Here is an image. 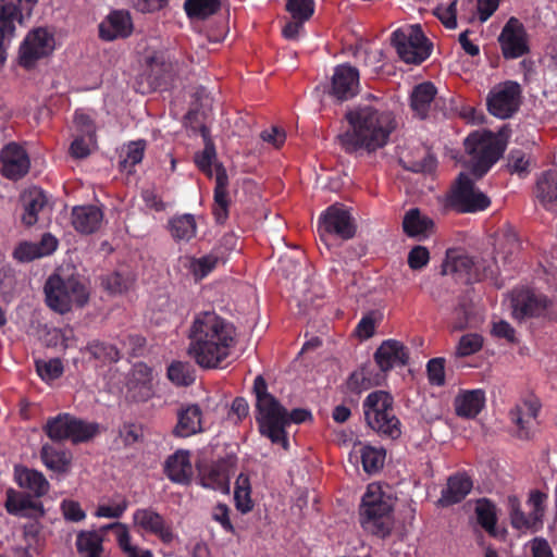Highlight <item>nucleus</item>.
Here are the masks:
<instances>
[{
  "label": "nucleus",
  "mask_w": 557,
  "mask_h": 557,
  "mask_svg": "<svg viewBox=\"0 0 557 557\" xmlns=\"http://www.w3.org/2000/svg\"><path fill=\"white\" fill-rule=\"evenodd\" d=\"M345 117L349 128L339 135V141L347 152L383 148L396 127L393 113L372 96L347 110Z\"/></svg>",
  "instance_id": "1"
},
{
  "label": "nucleus",
  "mask_w": 557,
  "mask_h": 557,
  "mask_svg": "<svg viewBox=\"0 0 557 557\" xmlns=\"http://www.w3.org/2000/svg\"><path fill=\"white\" fill-rule=\"evenodd\" d=\"M235 329L215 311L196 313L189 329L188 355L201 368H216L231 352Z\"/></svg>",
  "instance_id": "2"
},
{
  "label": "nucleus",
  "mask_w": 557,
  "mask_h": 557,
  "mask_svg": "<svg viewBox=\"0 0 557 557\" xmlns=\"http://www.w3.org/2000/svg\"><path fill=\"white\" fill-rule=\"evenodd\" d=\"M256 394V420L260 433L273 444L288 447L285 428L288 425L287 410L278 400L267 391V383L262 376H257L253 383Z\"/></svg>",
  "instance_id": "3"
},
{
  "label": "nucleus",
  "mask_w": 557,
  "mask_h": 557,
  "mask_svg": "<svg viewBox=\"0 0 557 557\" xmlns=\"http://www.w3.org/2000/svg\"><path fill=\"white\" fill-rule=\"evenodd\" d=\"M46 302L50 309L59 313L69 312L74 306L83 307L89 297L84 280L78 275H65L59 271L45 284Z\"/></svg>",
  "instance_id": "4"
},
{
  "label": "nucleus",
  "mask_w": 557,
  "mask_h": 557,
  "mask_svg": "<svg viewBox=\"0 0 557 557\" xmlns=\"http://www.w3.org/2000/svg\"><path fill=\"white\" fill-rule=\"evenodd\" d=\"M497 272V262L488 253L471 257L459 250H448L442 265L444 275H451L456 281L467 284L494 278Z\"/></svg>",
  "instance_id": "5"
},
{
  "label": "nucleus",
  "mask_w": 557,
  "mask_h": 557,
  "mask_svg": "<svg viewBox=\"0 0 557 557\" xmlns=\"http://www.w3.org/2000/svg\"><path fill=\"white\" fill-rule=\"evenodd\" d=\"M392 497L383 491L379 483L367 487L360 507L361 523L373 534L385 536L391 530Z\"/></svg>",
  "instance_id": "6"
},
{
  "label": "nucleus",
  "mask_w": 557,
  "mask_h": 557,
  "mask_svg": "<svg viewBox=\"0 0 557 557\" xmlns=\"http://www.w3.org/2000/svg\"><path fill=\"white\" fill-rule=\"evenodd\" d=\"M391 394L384 391L370 393L363 401L367 424L375 432L397 438L401 434L400 421L396 417Z\"/></svg>",
  "instance_id": "7"
},
{
  "label": "nucleus",
  "mask_w": 557,
  "mask_h": 557,
  "mask_svg": "<svg viewBox=\"0 0 557 557\" xmlns=\"http://www.w3.org/2000/svg\"><path fill=\"white\" fill-rule=\"evenodd\" d=\"M468 164L476 177L483 176L503 154L505 147L492 132L478 131L465 139Z\"/></svg>",
  "instance_id": "8"
},
{
  "label": "nucleus",
  "mask_w": 557,
  "mask_h": 557,
  "mask_svg": "<svg viewBox=\"0 0 557 557\" xmlns=\"http://www.w3.org/2000/svg\"><path fill=\"white\" fill-rule=\"evenodd\" d=\"M39 0H0V65L5 60V42H11L17 26H26Z\"/></svg>",
  "instance_id": "9"
},
{
  "label": "nucleus",
  "mask_w": 557,
  "mask_h": 557,
  "mask_svg": "<svg viewBox=\"0 0 557 557\" xmlns=\"http://www.w3.org/2000/svg\"><path fill=\"white\" fill-rule=\"evenodd\" d=\"M392 41L399 58L408 64H420L432 53L433 45L419 24L405 25L393 33Z\"/></svg>",
  "instance_id": "10"
},
{
  "label": "nucleus",
  "mask_w": 557,
  "mask_h": 557,
  "mask_svg": "<svg viewBox=\"0 0 557 557\" xmlns=\"http://www.w3.org/2000/svg\"><path fill=\"white\" fill-rule=\"evenodd\" d=\"M215 160V149L211 143H207L205 149L195 157L198 168L208 176L215 175L214 207L213 214L219 223H223L227 218L228 196H227V174L221 164H213Z\"/></svg>",
  "instance_id": "11"
},
{
  "label": "nucleus",
  "mask_w": 557,
  "mask_h": 557,
  "mask_svg": "<svg viewBox=\"0 0 557 557\" xmlns=\"http://www.w3.org/2000/svg\"><path fill=\"white\" fill-rule=\"evenodd\" d=\"M547 495L533 491L530 493L527 505L529 512L525 515L517 497H508L510 523L513 529L521 533H535L543 528V518L546 511Z\"/></svg>",
  "instance_id": "12"
},
{
  "label": "nucleus",
  "mask_w": 557,
  "mask_h": 557,
  "mask_svg": "<svg viewBox=\"0 0 557 557\" xmlns=\"http://www.w3.org/2000/svg\"><path fill=\"white\" fill-rule=\"evenodd\" d=\"M44 429L49 438L54 442L70 440L73 443H79L94 437L98 425L87 423L70 413H60L49 418Z\"/></svg>",
  "instance_id": "13"
},
{
  "label": "nucleus",
  "mask_w": 557,
  "mask_h": 557,
  "mask_svg": "<svg viewBox=\"0 0 557 557\" xmlns=\"http://www.w3.org/2000/svg\"><path fill=\"white\" fill-rule=\"evenodd\" d=\"M449 205L462 213L483 211L491 205L490 198L475 187L474 182L461 173L449 196Z\"/></svg>",
  "instance_id": "14"
},
{
  "label": "nucleus",
  "mask_w": 557,
  "mask_h": 557,
  "mask_svg": "<svg viewBox=\"0 0 557 557\" xmlns=\"http://www.w3.org/2000/svg\"><path fill=\"white\" fill-rule=\"evenodd\" d=\"M55 48V39L51 30L38 27L27 34L20 46V64L32 67L37 60L52 53Z\"/></svg>",
  "instance_id": "15"
},
{
  "label": "nucleus",
  "mask_w": 557,
  "mask_h": 557,
  "mask_svg": "<svg viewBox=\"0 0 557 557\" xmlns=\"http://www.w3.org/2000/svg\"><path fill=\"white\" fill-rule=\"evenodd\" d=\"M521 88L512 81L494 86L487 96V109L498 119L510 117L519 108Z\"/></svg>",
  "instance_id": "16"
},
{
  "label": "nucleus",
  "mask_w": 557,
  "mask_h": 557,
  "mask_svg": "<svg viewBox=\"0 0 557 557\" xmlns=\"http://www.w3.org/2000/svg\"><path fill=\"white\" fill-rule=\"evenodd\" d=\"M318 230L322 238L335 235L342 239L351 238L356 231L349 211L341 205H333L321 213Z\"/></svg>",
  "instance_id": "17"
},
{
  "label": "nucleus",
  "mask_w": 557,
  "mask_h": 557,
  "mask_svg": "<svg viewBox=\"0 0 557 557\" xmlns=\"http://www.w3.org/2000/svg\"><path fill=\"white\" fill-rule=\"evenodd\" d=\"M144 60L150 75L159 85L172 82L175 76L183 74L180 63L173 61L171 53L165 49L150 47L147 49Z\"/></svg>",
  "instance_id": "18"
},
{
  "label": "nucleus",
  "mask_w": 557,
  "mask_h": 557,
  "mask_svg": "<svg viewBox=\"0 0 557 557\" xmlns=\"http://www.w3.org/2000/svg\"><path fill=\"white\" fill-rule=\"evenodd\" d=\"M134 527L156 535L162 543H172L176 535L172 525L151 507L138 508L133 513Z\"/></svg>",
  "instance_id": "19"
},
{
  "label": "nucleus",
  "mask_w": 557,
  "mask_h": 557,
  "mask_svg": "<svg viewBox=\"0 0 557 557\" xmlns=\"http://www.w3.org/2000/svg\"><path fill=\"white\" fill-rule=\"evenodd\" d=\"M503 54L506 59H517L529 51L527 33L522 23L510 17L498 37Z\"/></svg>",
  "instance_id": "20"
},
{
  "label": "nucleus",
  "mask_w": 557,
  "mask_h": 557,
  "mask_svg": "<svg viewBox=\"0 0 557 557\" xmlns=\"http://www.w3.org/2000/svg\"><path fill=\"white\" fill-rule=\"evenodd\" d=\"M152 370L145 363H135L126 380V398L145 403L154 395Z\"/></svg>",
  "instance_id": "21"
},
{
  "label": "nucleus",
  "mask_w": 557,
  "mask_h": 557,
  "mask_svg": "<svg viewBox=\"0 0 557 557\" xmlns=\"http://www.w3.org/2000/svg\"><path fill=\"white\" fill-rule=\"evenodd\" d=\"M1 173L10 180L25 176L30 166V160L23 147L15 143L5 145L0 152Z\"/></svg>",
  "instance_id": "22"
},
{
  "label": "nucleus",
  "mask_w": 557,
  "mask_h": 557,
  "mask_svg": "<svg viewBox=\"0 0 557 557\" xmlns=\"http://www.w3.org/2000/svg\"><path fill=\"white\" fill-rule=\"evenodd\" d=\"M359 91V71L349 65L341 64L334 69L330 94L339 101L355 97Z\"/></svg>",
  "instance_id": "23"
},
{
  "label": "nucleus",
  "mask_w": 557,
  "mask_h": 557,
  "mask_svg": "<svg viewBox=\"0 0 557 557\" xmlns=\"http://www.w3.org/2000/svg\"><path fill=\"white\" fill-rule=\"evenodd\" d=\"M540 405L536 399H525L510 410V420L519 438H529L536 426Z\"/></svg>",
  "instance_id": "24"
},
{
  "label": "nucleus",
  "mask_w": 557,
  "mask_h": 557,
  "mask_svg": "<svg viewBox=\"0 0 557 557\" xmlns=\"http://www.w3.org/2000/svg\"><path fill=\"white\" fill-rule=\"evenodd\" d=\"M408 359L409 352L407 347L396 339L384 341L374 354V360L383 372L405 366Z\"/></svg>",
  "instance_id": "25"
},
{
  "label": "nucleus",
  "mask_w": 557,
  "mask_h": 557,
  "mask_svg": "<svg viewBox=\"0 0 557 557\" xmlns=\"http://www.w3.org/2000/svg\"><path fill=\"white\" fill-rule=\"evenodd\" d=\"M548 306L546 296L529 290L518 293L512 299L513 315L519 320L543 315Z\"/></svg>",
  "instance_id": "26"
},
{
  "label": "nucleus",
  "mask_w": 557,
  "mask_h": 557,
  "mask_svg": "<svg viewBox=\"0 0 557 557\" xmlns=\"http://www.w3.org/2000/svg\"><path fill=\"white\" fill-rule=\"evenodd\" d=\"M133 32V22L128 12H111L100 24L99 35L103 40L112 41L128 37Z\"/></svg>",
  "instance_id": "27"
},
{
  "label": "nucleus",
  "mask_w": 557,
  "mask_h": 557,
  "mask_svg": "<svg viewBox=\"0 0 557 557\" xmlns=\"http://www.w3.org/2000/svg\"><path fill=\"white\" fill-rule=\"evenodd\" d=\"M58 244L55 236L45 233L38 243H20L13 251V257L20 262H30L53 253L58 248Z\"/></svg>",
  "instance_id": "28"
},
{
  "label": "nucleus",
  "mask_w": 557,
  "mask_h": 557,
  "mask_svg": "<svg viewBox=\"0 0 557 557\" xmlns=\"http://www.w3.org/2000/svg\"><path fill=\"white\" fill-rule=\"evenodd\" d=\"M23 214L22 222L26 226L36 224L40 216L49 211L47 195L38 187H32L22 195Z\"/></svg>",
  "instance_id": "29"
},
{
  "label": "nucleus",
  "mask_w": 557,
  "mask_h": 557,
  "mask_svg": "<svg viewBox=\"0 0 557 557\" xmlns=\"http://www.w3.org/2000/svg\"><path fill=\"white\" fill-rule=\"evenodd\" d=\"M486 396L481 388L460 391L454 399L455 412L465 419L475 418L485 407Z\"/></svg>",
  "instance_id": "30"
},
{
  "label": "nucleus",
  "mask_w": 557,
  "mask_h": 557,
  "mask_svg": "<svg viewBox=\"0 0 557 557\" xmlns=\"http://www.w3.org/2000/svg\"><path fill=\"white\" fill-rule=\"evenodd\" d=\"M202 430V412L198 405H187L178 409L177 423L173 430L175 436L188 437Z\"/></svg>",
  "instance_id": "31"
},
{
  "label": "nucleus",
  "mask_w": 557,
  "mask_h": 557,
  "mask_svg": "<svg viewBox=\"0 0 557 557\" xmlns=\"http://www.w3.org/2000/svg\"><path fill=\"white\" fill-rule=\"evenodd\" d=\"M403 228L407 236L423 240L433 233L434 222L414 208L406 212L403 219Z\"/></svg>",
  "instance_id": "32"
},
{
  "label": "nucleus",
  "mask_w": 557,
  "mask_h": 557,
  "mask_svg": "<svg viewBox=\"0 0 557 557\" xmlns=\"http://www.w3.org/2000/svg\"><path fill=\"white\" fill-rule=\"evenodd\" d=\"M102 211L96 206L75 207L72 211V224L83 234L96 232L102 222Z\"/></svg>",
  "instance_id": "33"
},
{
  "label": "nucleus",
  "mask_w": 557,
  "mask_h": 557,
  "mask_svg": "<svg viewBox=\"0 0 557 557\" xmlns=\"http://www.w3.org/2000/svg\"><path fill=\"white\" fill-rule=\"evenodd\" d=\"M359 459L367 473H375L384 465L385 450L382 447L359 444L356 445L349 454V460L351 462H358Z\"/></svg>",
  "instance_id": "34"
},
{
  "label": "nucleus",
  "mask_w": 557,
  "mask_h": 557,
  "mask_svg": "<svg viewBox=\"0 0 557 557\" xmlns=\"http://www.w3.org/2000/svg\"><path fill=\"white\" fill-rule=\"evenodd\" d=\"M14 476L20 487L28 490L36 497L44 496L49 491V482L37 470L15 467Z\"/></svg>",
  "instance_id": "35"
},
{
  "label": "nucleus",
  "mask_w": 557,
  "mask_h": 557,
  "mask_svg": "<svg viewBox=\"0 0 557 557\" xmlns=\"http://www.w3.org/2000/svg\"><path fill=\"white\" fill-rule=\"evenodd\" d=\"M169 479L176 483H187L193 474V466L187 450H177L165 462Z\"/></svg>",
  "instance_id": "36"
},
{
  "label": "nucleus",
  "mask_w": 557,
  "mask_h": 557,
  "mask_svg": "<svg viewBox=\"0 0 557 557\" xmlns=\"http://www.w3.org/2000/svg\"><path fill=\"white\" fill-rule=\"evenodd\" d=\"M108 530L113 531L116 543L126 557H152L149 549L140 548L132 543V535L125 523L113 522L102 527V531Z\"/></svg>",
  "instance_id": "37"
},
{
  "label": "nucleus",
  "mask_w": 557,
  "mask_h": 557,
  "mask_svg": "<svg viewBox=\"0 0 557 557\" xmlns=\"http://www.w3.org/2000/svg\"><path fill=\"white\" fill-rule=\"evenodd\" d=\"M436 95V88L432 83L424 82L413 87L410 95V106L414 114L425 119Z\"/></svg>",
  "instance_id": "38"
},
{
  "label": "nucleus",
  "mask_w": 557,
  "mask_h": 557,
  "mask_svg": "<svg viewBox=\"0 0 557 557\" xmlns=\"http://www.w3.org/2000/svg\"><path fill=\"white\" fill-rule=\"evenodd\" d=\"M471 488L472 482L468 476L463 474L450 476L438 502L442 506L457 504L470 493Z\"/></svg>",
  "instance_id": "39"
},
{
  "label": "nucleus",
  "mask_w": 557,
  "mask_h": 557,
  "mask_svg": "<svg viewBox=\"0 0 557 557\" xmlns=\"http://www.w3.org/2000/svg\"><path fill=\"white\" fill-rule=\"evenodd\" d=\"M44 465L53 472L63 473L67 471L72 455L65 449L53 444H45L40 450Z\"/></svg>",
  "instance_id": "40"
},
{
  "label": "nucleus",
  "mask_w": 557,
  "mask_h": 557,
  "mask_svg": "<svg viewBox=\"0 0 557 557\" xmlns=\"http://www.w3.org/2000/svg\"><path fill=\"white\" fill-rule=\"evenodd\" d=\"M200 484L205 488L228 493L230 479L225 463H215L201 473Z\"/></svg>",
  "instance_id": "41"
},
{
  "label": "nucleus",
  "mask_w": 557,
  "mask_h": 557,
  "mask_svg": "<svg viewBox=\"0 0 557 557\" xmlns=\"http://www.w3.org/2000/svg\"><path fill=\"white\" fill-rule=\"evenodd\" d=\"M76 548L82 557H107L102 535L96 531H82L78 533Z\"/></svg>",
  "instance_id": "42"
},
{
  "label": "nucleus",
  "mask_w": 557,
  "mask_h": 557,
  "mask_svg": "<svg viewBox=\"0 0 557 557\" xmlns=\"http://www.w3.org/2000/svg\"><path fill=\"white\" fill-rule=\"evenodd\" d=\"M535 197L544 207L557 201V171L548 170L539 176Z\"/></svg>",
  "instance_id": "43"
},
{
  "label": "nucleus",
  "mask_w": 557,
  "mask_h": 557,
  "mask_svg": "<svg viewBox=\"0 0 557 557\" xmlns=\"http://www.w3.org/2000/svg\"><path fill=\"white\" fill-rule=\"evenodd\" d=\"M129 506V502L122 494L102 498L94 512L97 518L119 519Z\"/></svg>",
  "instance_id": "44"
},
{
  "label": "nucleus",
  "mask_w": 557,
  "mask_h": 557,
  "mask_svg": "<svg viewBox=\"0 0 557 557\" xmlns=\"http://www.w3.org/2000/svg\"><path fill=\"white\" fill-rule=\"evenodd\" d=\"M169 231L174 240L189 242L197 233L195 216L189 213L173 216L169 221Z\"/></svg>",
  "instance_id": "45"
},
{
  "label": "nucleus",
  "mask_w": 557,
  "mask_h": 557,
  "mask_svg": "<svg viewBox=\"0 0 557 557\" xmlns=\"http://www.w3.org/2000/svg\"><path fill=\"white\" fill-rule=\"evenodd\" d=\"M323 294L322 287L319 283L309 280L304 281L296 288L294 299L299 307V310L306 313L310 306L320 298Z\"/></svg>",
  "instance_id": "46"
},
{
  "label": "nucleus",
  "mask_w": 557,
  "mask_h": 557,
  "mask_svg": "<svg viewBox=\"0 0 557 557\" xmlns=\"http://www.w3.org/2000/svg\"><path fill=\"white\" fill-rule=\"evenodd\" d=\"M221 262H224V253L212 250L202 257L191 258L188 263V269L197 280H201Z\"/></svg>",
  "instance_id": "47"
},
{
  "label": "nucleus",
  "mask_w": 557,
  "mask_h": 557,
  "mask_svg": "<svg viewBox=\"0 0 557 557\" xmlns=\"http://www.w3.org/2000/svg\"><path fill=\"white\" fill-rule=\"evenodd\" d=\"M234 500L237 510L242 513H247L253 508L251 499V486L249 478L240 473L235 482Z\"/></svg>",
  "instance_id": "48"
},
{
  "label": "nucleus",
  "mask_w": 557,
  "mask_h": 557,
  "mask_svg": "<svg viewBox=\"0 0 557 557\" xmlns=\"http://www.w3.org/2000/svg\"><path fill=\"white\" fill-rule=\"evenodd\" d=\"M475 515L480 525L490 534L495 535L496 506L491 500L481 498L475 504Z\"/></svg>",
  "instance_id": "49"
},
{
  "label": "nucleus",
  "mask_w": 557,
  "mask_h": 557,
  "mask_svg": "<svg viewBox=\"0 0 557 557\" xmlns=\"http://www.w3.org/2000/svg\"><path fill=\"white\" fill-rule=\"evenodd\" d=\"M146 149L145 140L128 143L121 154L120 166L124 171L131 172L132 169L141 162Z\"/></svg>",
  "instance_id": "50"
},
{
  "label": "nucleus",
  "mask_w": 557,
  "mask_h": 557,
  "mask_svg": "<svg viewBox=\"0 0 557 557\" xmlns=\"http://www.w3.org/2000/svg\"><path fill=\"white\" fill-rule=\"evenodd\" d=\"M5 508L12 515L25 517L34 508V502L20 492L8 490Z\"/></svg>",
  "instance_id": "51"
},
{
  "label": "nucleus",
  "mask_w": 557,
  "mask_h": 557,
  "mask_svg": "<svg viewBox=\"0 0 557 557\" xmlns=\"http://www.w3.org/2000/svg\"><path fill=\"white\" fill-rule=\"evenodd\" d=\"M88 351L90 355L102 362L117 361L122 355L127 354L128 349L124 346L122 350L115 346L95 341L89 344Z\"/></svg>",
  "instance_id": "52"
},
{
  "label": "nucleus",
  "mask_w": 557,
  "mask_h": 557,
  "mask_svg": "<svg viewBox=\"0 0 557 557\" xmlns=\"http://www.w3.org/2000/svg\"><path fill=\"white\" fill-rule=\"evenodd\" d=\"M168 377L177 386H188L195 381L193 367L182 361H174L169 366Z\"/></svg>",
  "instance_id": "53"
},
{
  "label": "nucleus",
  "mask_w": 557,
  "mask_h": 557,
  "mask_svg": "<svg viewBox=\"0 0 557 557\" xmlns=\"http://www.w3.org/2000/svg\"><path fill=\"white\" fill-rule=\"evenodd\" d=\"M220 0H186L185 11L189 17L206 18L218 11Z\"/></svg>",
  "instance_id": "54"
},
{
  "label": "nucleus",
  "mask_w": 557,
  "mask_h": 557,
  "mask_svg": "<svg viewBox=\"0 0 557 557\" xmlns=\"http://www.w3.org/2000/svg\"><path fill=\"white\" fill-rule=\"evenodd\" d=\"M286 9L293 20L308 21L314 12L313 0H287Z\"/></svg>",
  "instance_id": "55"
},
{
  "label": "nucleus",
  "mask_w": 557,
  "mask_h": 557,
  "mask_svg": "<svg viewBox=\"0 0 557 557\" xmlns=\"http://www.w3.org/2000/svg\"><path fill=\"white\" fill-rule=\"evenodd\" d=\"M36 370L44 381H53L63 373V364L60 359L54 358L48 361H37Z\"/></svg>",
  "instance_id": "56"
},
{
  "label": "nucleus",
  "mask_w": 557,
  "mask_h": 557,
  "mask_svg": "<svg viewBox=\"0 0 557 557\" xmlns=\"http://www.w3.org/2000/svg\"><path fill=\"white\" fill-rule=\"evenodd\" d=\"M507 166L510 173L525 175L529 173L530 158L520 149L511 150L508 156Z\"/></svg>",
  "instance_id": "57"
},
{
  "label": "nucleus",
  "mask_w": 557,
  "mask_h": 557,
  "mask_svg": "<svg viewBox=\"0 0 557 557\" xmlns=\"http://www.w3.org/2000/svg\"><path fill=\"white\" fill-rule=\"evenodd\" d=\"M95 144V137L76 134L74 140L71 144L70 153L76 159L86 158L90 153Z\"/></svg>",
  "instance_id": "58"
},
{
  "label": "nucleus",
  "mask_w": 557,
  "mask_h": 557,
  "mask_svg": "<svg viewBox=\"0 0 557 557\" xmlns=\"http://www.w3.org/2000/svg\"><path fill=\"white\" fill-rule=\"evenodd\" d=\"M483 339L481 335L475 333H470L463 335L457 346V355L465 357L470 356L476 351H479L482 347Z\"/></svg>",
  "instance_id": "59"
},
{
  "label": "nucleus",
  "mask_w": 557,
  "mask_h": 557,
  "mask_svg": "<svg viewBox=\"0 0 557 557\" xmlns=\"http://www.w3.org/2000/svg\"><path fill=\"white\" fill-rule=\"evenodd\" d=\"M456 13L457 0H453L447 4L442 3L437 5L434 10V14L449 29H454L457 26Z\"/></svg>",
  "instance_id": "60"
},
{
  "label": "nucleus",
  "mask_w": 557,
  "mask_h": 557,
  "mask_svg": "<svg viewBox=\"0 0 557 557\" xmlns=\"http://www.w3.org/2000/svg\"><path fill=\"white\" fill-rule=\"evenodd\" d=\"M408 265L418 271L425 268L430 261V251L426 247L417 245L408 253Z\"/></svg>",
  "instance_id": "61"
},
{
  "label": "nucleus",
  "mask_w": 557,
  "mask_h": 557,
  "mask_svg": "<svg viewBox=\"0 0 557 557\" xmlns=\"http://www.w3.org/2000/svg\"><path fill=\"white\" fill-rule=\"evenodd\" d=\"M50 335L52 346L66 349L75 345L74 331L70 327L53 329Z\"/></svg>",
  "instance_id": "62"
},
{
  "label": "nucleus",
  "mask_w": 557,
  "mask_h": 557,
  "mask_svg": "<svg viewBox=\"0 0 557 557\" xmlns=\"http://www.w3.org/2000/svg\"><path fill=\"white\" fill-rule=\"evenodd\" d=\"M429 381L432 385L441 386L445 383L444 360L431 359L426 366Z\"/></svg>",
  "instance_id": "63"
},
{
  "label": "nucleus",
  "mask_w": 557,
  "mask_h": 557,
  "mask_svg": "<svg viewBox=\"0 0 557 557\" xmlns=\"http://www.w3.org/2000/svg\"><path fill=\"white\" fill-rule=\"evenodd\" d=\"M531 557H554L553 549L544 537H534L528 543Z\"/></svg>",
  "instance_id": "64"
}]
</instances>
